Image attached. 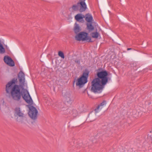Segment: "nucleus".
Listing matches in <instances>:
<instances>
[{"label": "nucleus", "mask_w": 152, "mask_h": 152, "mask_svg": "<svg viewBox=\"0 0 152 152\" xmlns=\"http://www.w3.org/2000/svg\"><path fill=\"white\" fill-rule=\"evenodd\" d=\"M18 77L20 85L15 84L18 82L17 78H13L6 85V93L10 94L9 97L15 101H19L22 97L27 103L32 104L33 101L28 92L24 88L25 81L24 74L21 71L19 73Z\"/></svg>", "instance_id": "1"}, {"label": "nucleus", "mask_w": 152, "mask_h": 152, "mask_svg": "<svg viewBox=\"0 0 152 152\" xmlns=\"http://www.w3.org/2000/svg\"><path fill=\"white\" fill-rule=\"evenodd\" d=\"M108 75L106 70L101 68L98 69L95 78L91 82V91L95 94L101 93L108 81Z\"/></svg>", "instance_id": "2"}, {"label": "nucleus", "mask_w": 152, "mask_h": 152, "mask_svg": "<svg viewBox=\"0 0 152 152\" xmlns=\"http://www.w3.org/2000/svg\"><path fill=\"white\" fill-rule=\"evenodd\" d=\"M90 71L87 69L83 71V74L76 81V86L79 88H82L85 84L88 82Z\"/></svg>", "instance_id": "3"}, {"label": "nucleus", "mask_w": 152, "mask_h": 152, "mask_svg": "<svg viewBox=\"0 0 152 152\" xmlns=\"http://www.w3.org/2000/svg\"><path fill=\"white\" fill-rule=\"evenodd\" d=\"M85 0H79L76 4H74L72 7L74 11H79L82 12H84L87 8Z\"/></svg>", "instance_id": "4"}, {"label": "nucleus", "mask_w": 152, "mask_h": 152, "mask_svg": "<svg viewBox=\"0 0 152 152\" xmlns=\"http://www.w3.org/2000/svg\"><path fill=\"white\" fill-rule=\"evenodd\" d=\"M29 111L28 114L29 116L33 119L35 120L37 118V114L38 111L36 108L32 105L29 106Z\"/></svg>", "instance_id": "5"}, {"label": "nucleus", "mask_w": 152, "mask_h": 152, "mask_svg": "<svg viewBox=\"0 0 152 152\" xmlns=\"http://www.w3.org/2000/svg\"><path fill=\"white\" fill-rule=\"evenodd\" d=\"M64 101L65 104H71L73 102L71 94L70 93L66 92L64 96Z\"/></svg>", "instance_id": "6"}, {"label": "nucleus", "mask_w": 152, "mask_h": 152, "mask_svg": "<svg viewBox=\"0 0 152 152\" xmlns=\"http://www.w3.org/2000/svg\"><path fill=\"white\" fill-rule=\"evenodd\" d=\"M4 61L6 64L10 66H15V63L13 60L8 56H4Z\"/></svg>", "instance_id": "7"}, {"label": "nucleus", "mask_w": 152, "mask_h": 152, "mask_svg": "<svg viewBox=\"0 0 152 152\" xmlns=\"http://www.w3.org/2000/svg\"><path fill=\"white\" fill-rule=\"evenodd\" d=\"M88 34L84 32H81L78 33L75 37V39L78 41H84L86 40V36Z\"/></svg>", "instance_id": "8"}, {"label": "nucleus", "mask_w": 152, "mask_h": 152, "mask_svg": "<svg viewBox=\"0 0 152 152\" xmlns=\"http://www.w3.org/2000/svg\"><path fill=\"white\" fill-rule=\"evenodd\" d=\"M55 108L57 111H61L65 110V104L61 102H57L56 103Z\"/></svg>", "instance_id": "9"}, {"label": "nucleus", "mask_w": 152, "mask_h": 152, "mask_svg": "<svg viewBox=\"0 0 152 152\" xmlns=\"http://www.w3.org/2000/svg\"><path fill=\"white\" fill-rule=\"evenodd\" d=\"M85 18V16L82 14H78L76 15L75 17V19L78 21L80 22H84L83 18Z\"/></svg>", "instance_id": "10"}, {"label": "nucleus", "mask_w": 152, "mask_h": 152, "mask_svg": "<svg viewBox=\"0 0 152 152\" xmlns=\"http://www.w3.org/2000/svg\"><path fill=\"white\" fill-rule=\"evenodd\" d=\"M106 103V102L105 100H104L101 103L98 105L94 109V110L95 113H97L99 111V110L100 108L101 109L102 108V106Z\"/></svg>", "instance_id": "11"}, {"label": "nucleus", "mask_w": 152, "mask_h": 152, "mask_svg": "<svg viewBox=\"0 0 152 152\" xmlns=\"http://www.w3.org/2000/svg\"><path fill=\"white\" fill-rule=\"evenodd\" d=\"M86 20L88 23H90L92 22L93 18L91 15L89 13H87L86 14L85 16V18Z\"/></svg>", "instance_id": "12"}, {"label": "nucleus", "mask_w": 152, "mask_h": 152, "mask_svg": "<svg viewBox=\"0 0 152 152\" xmlns=\"http://www.w3.org/2000/svg\"><path fill=\"white\" fill-rule=\"evenodd\" d=\"M74 31L75 33L76 34H77L81 31V28L79 25L75 23V26L74 28Z\"/></svg>", "instance_id": "13"}, {"label": "nucleus", "mask_w": 152, "mask_h": 152, "mask_svg": "<svg viewBox=\"0 0 152 152\" xmlns=\"http://www.w3.org/2000/svg\"><path fill=\"white\" fill-rule=\"evenodd\" d=\"M15 111L16 114L19 117H23V114L21 112L19 107H16L15 109Z\"/></svg>", "instance_id": "14"}, {"label": "nucleus", "mask_w": 152, "mask_h": 152, "mask_svg": "<svg viewBox=\"0 0 152 152\" xmlns=\"http://www.w3.org/2000/svg\"><path fill=\"white\" fill-rule=\"evenodd\" d=\"M86 26L88 29L89 31H92L94 29V27L92 25V22L87 23Z\"/></svg>", "instance_id": "15"}, {"label": "nucleus", "mask_w": 152, "mask_h": 152, "mask_svg": "<svg viewBox=\"0 0 152 152\" xmlns=\"http://www.w3.org/2000/svg\"><path fill=\"white\" fill-rule=\"evenodd\" d=\"M6 53V50L3 44L0 42V54H4Z\"/></svg>", "instance_id": "16"}, {"label": "nucleus", "mask_w": 152, "mask_h": 152, "mask_svg": "<svg viewBox=\"0 0 152 152\" xmlns=\"http://www.w3.org/2000/svg\"><path fill=\"white\" fill-rule=\"evenodd\" d=\"M88 118L90 119L91 121H94L95 119V114L92 112L88 114Z\"/></svg>", "instance_id": "17"}, {"label": "nucleus", "mask_w": 152, "mask_h": 152, "mask_svg": "<svg viewBox=\"0 0 152 152\" xmlns=\"http://www.w3.org/2000/svg\"><path fill=\"white\" fill-rule=\"evenodd\" d=\"M99 35V34L98 32H95L92 33L91 36L93 38H97Z\"/></svg>", "instance_id": "18"}, {"label": "nucleus", "mask_w": 152, "mask_h": 152, "mask_svg": "<svg viewBox=\"0 0 152 152\" xmlns=\"http://www.w3.org/2000/svg\"><path fill=\"white\" fill-rule=\"evenodd\" d=\"M58 55L62 58H64V53L61 51H59L58 52Z\"/></svg>", "instance_id": "19"}, {"label": "nucleus", "mask_w": 152, "mask_h": 152, "mask_svg": "<svg viewBox=\"0 0 152 152\" xmlns=\"http://www.w3.org/2000/svg\"><path fill=\"white\" fill-rule=\"evenodd\" d=\"M86 40L88 42H92L93 41H91V38L90 37L87 36H86Z\"/></svg>", "instance_id": "20"}, {"label": "nucleus", "mask_w": 152, "mask_h": 152, "mask_svg": "<svg viewBox=\"0 0 152 152\" xmlns=\"http://www.w3.org/2000/svg\"><path fill=\"white\" fill-rule=\"evenodd\" d=\"M75 62L78 64H79L80 63V61L79 59H76L75 61Z\"/></svg>", "instance_id": "21"}, {"label": "nucleus", "mask_w": 152, "mask_h": 152, "mask_svg": "<svg viewBox=\"0 0 152 152\" xmlns=\"http://www.w3.org/2000/svg\"><path fill=\"white\" fill-rule=\"evenodd\" d=\"M75 80H76V79H74V80L73 81V87H74V86L75 83V82H76Z\"/></svg>", "instance_id": "22"}, {"label": "nucleus", "mask_w": 152, "mask_h": 152, "mask_svg": "<svg viewBox=\"0 0 152 152\" xmlns=\"http://www.w3.org/2000/svg\"><path fill=\"white\" fill-rule=\"evenodd\" d=\"M132 49V48H128L127 49V50H131Z\"/></svg>", "instance_id": "23"}, {"label": "nucleus", "mask_w": 152, "mask_h": 152, "mask_svg": "<svg viewBox=\"0 0 152 152\" xmlns=\"http://www.w3.org/2000/svg\"><path fill=\"white\" fill-rule=\"evenodd\" d=\"M72 112H74V113H76V110H74L72 111Z\"/></svg>", "instance_id": "24"}, {"label": "nucleus", "mask_w": 152, "mask_h": 152, "mask_svg": "<svg viewBox=\"0 0 152 152\" xmlns=\"http://www.w3.org/2000/svg\"><path fill=\"white\" fill-rule=\"evenodd\" d=\"M72 115L74 117L76 115V114H72Z\"/></svg>", "instance_id": "25"}, {"label": "nucleus", "mask_w": 152, "mask_h": 152, "mask_svg": "<svg viewBox=\"0 0 152 152\" xmlns=\"http://www.w3.org/2000/svg\"><path fill=\"white\" fill-rule=\"evenodd\" d=\"M6 48H7V46H6Z\"/></svg>", "instance_id": "26"}, {"label": "nucleus", "mask_w": 152, "mask_h": 152, "mask_svg": "<svg viewBox=\"0 0 152 152\" xmlns=\"http://www.w3.org/2000/svg\"><path fill=\"white\" fill-rule=\"evenodd\" d=\"M151 143H152V142H151Z\"/></svg>", "instance_id": "27"}]
</instances>
